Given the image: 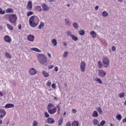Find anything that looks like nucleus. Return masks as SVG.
<instances>
[{
    "mask_svg": "<svg viewBox=\"0 0 126 126\" xmlns=\"http://www.w3.org/2000/svg\"><path fill=\"white\" fill-rule=\"evenodd\" d=\"M40 23V19L37 16H32L29 18V25L32 28L38 26Z\"/></svg>",
    "mask_w": 126,
    "mask_h": 126,
    "instance_id": "nucleus-1",
    "label": "nucleus"
},
{
    "mask_svg": "<svg viewBox=\"0 0 126 126\" xmlns=\"http://www.w3.org/2000/svg\"><path fill=\"white\" fill-rule=\"evenodd\" d=\"M37 60L40 64H45L47 63V57L44 54H39L37 56Z\"/></svg>",
    "mask_w": 126,
    "mask_h": 126,
    "instance_id": "nucleus-2",
    "label": "nucleus"
},
{
    "mask_svg": "<svg viewBox=\"0 0 126 126\" xmlns=\"http://www.w3.org/2000/svg\"><path fill=\"white\" fill-rule=\"evenodd\" d=\"M6 16H8L9 22L10 23H16L17 21V16L14 14L6 15Z\"/></svg>",
    "mask_w": 126,
    "mask_h": 126,
    "instance_id": "nucleus-3",
    "label": "nucleus"
},
{
    "mask_svg": "<svg viewBox=\"0 0 126 126\" xmlns=\"http://www.w3.org/2000/svg\"><path fill=\"white\" fill-rule=\"evenodd\" d=\"M102 62L103 66L105 68H107L110 65V59L107 56H104L102 58Z\"/></svg>",
    "mask_w": 126,
    "mask_h": 126,
    "instance_id": "nucleus-4",
    "label": "nucleus"
},
{
    "mask_svg": "<svg viewBox=\"0 0 126 126\" xmlns=\"http://www.w3.org/2000/svg\"><path fill=\"white\" fill-rule=\"evenodd\" d=\"M80 69L82 72H85L86 69V63L85 61H82L80 63Z\"/></svg>",
    "mask_w": 126,
    "mask_h": 126,
    "instance_id": "nucleus-5",
    "label": "nucleus"
},
{
    "mask_svg": "<svg viewBox=\"0 0 126 126\" xmlns=\"http://www.w3.org/2000/svg\"><path fill=\"white\" fill-rule=\"evenodd\" d=\"M106 74L107 73H106V71L103 69H99L98 70V75L99 77H105Z\"/></svg>",
    "mask_w": 126,
    "mask_h": 126,
    "instance_id": "nucleus-6",
    "label": "nucleus"
},
{
    "mask_svg": "<svg viewBox=\"0 0 126 126\" xmlns=\"http://www.w3.org/2000/svg\"><path fill=\"white\" fill-rule=\"evenodd\" d=\"M33 7V3L32 1H29L27 3V9L28 10H32V8Z\"/></svg>",
    "mask_w": 126,
    "mask_h": 126,
    "instance_id": "nucleus-7",
    "label": "nucleus"
},
{
    "mask_svg": "<svg viewBox=\"0 0 126 126\" xmlns=\"http://www.w3.org/2000/svg\"><path fill=\"white\" fill-rule=\"evenodd\" d=\"M4 40L6 43H11V41H12V39H11V37L9 36V35H5L4 36Z\"/></svg>",
    "mask_w": 126,
    "mask_h": 126,
    "instance_id": "nucleus-8",
    "label": "nucleus"
},
{
    "mask_svg": "<svg viewBox=\"0 0 126 126\" xmlns=\"http://www.w3.org/2000/svg\"><path fill=\"white\" fill-rule=\"evenodd\" d=\"M6 115V111H5L4 109H0V118L1 119H2V118H4Z\"/></svg>",
    "mask_w": 126,
    "mask_h": 126,
    "instance_id": "nucleus-9",
    "label": "nucleus"
},
{
    "mask_svg": "<svg viewBox=\"0 0 126 126\" xmlns=\"http://www.w3.org/2000/svg\"><path fill=\"white\" fill-rule=\"evenodd\" d=\"M29 72L31 75H35V74H37V70L34 68L30 69Z\"/></svg>",
    "mask_w": 126,
    "mask_h": 126,
    "instance_id": "nucleus-10",
    "label": "nucleus"
},
{
    "mask_svg": "<svg viewBox=\"0 0 126 126\" xmlns=\"http://www.w3.org/2000/svg\"><path fill=\"white\" fill-rule=\"evenodd\" d=\"M41 6L44 11H48V10H50V7H49L48 5L46 4V3H42L41 4Z\"/></svg>",
    "mask_w": 126,
    "mask_h": 126,
    "instance_id": "nucleus-11",
    "label": "nucleus"
},
{
    "mask_svg": "<svg viewBox=\"0 0 126 126\" xmlns=\"http://www.w3.org/2000/svg\"><path fill=\"white\" fill-rule=\"evenodd\" d=\"M27 39L28 41H30V42H34L35 36L32 34H30L27 36Z\"/></svg>",
    "mask_w": 126,
    "mask_h": 126,
    "instance_id": "nucleus-12",
    "label": "nucleus"
},
{
    "mask_svg": "<svg viewBox=\"0 0 126 126\" xmlns=\"http://www.w3.org/2000/svg\"><path fill=\"white\" fill-rule=\"evenodd\" d=\"M14 107V104L11 103H7L4 106L5 109H10Z\"/></svg>",
    "mask_w": 126,
    "mask_h": 126,
    "instance_id": "nucleus-13",
    "label": "nucleus"
},
{
    "mask_svg": "<svg viewBox=\"0 0 126 126\" xmlns=\"http://www.w3.org/2000/svg\"><path fill=\"white\" fill-rule=\"evenodd\" d=\"M48 112L51 115H53V114H55L57 112V109L55 108H52V109H50L48 110Z\"/></svg>",
    "mask_w": 126,
    "mask_h": 126,
    "instance_id": "nucleus-14",
    "label": "nucleus"
},
{
    "mask_svg": "<svg viewBox=\"0 0 126 126\" xmlns=\"http://www.w3.org/2000/svg\"><path fill=\"white\" fill-rule=\"evenodd\" d=\"M65 24L66 26H70L71 25V22H70L69 19H65Z\"/></svg>",
    "mask_w": 126,
    "mask_h": 126,
    "instance_id": "nucleus-15",
    "label": "nucleus"
},
{
    "mask_svg": "<svg viewBox=\"0 0 126 126\" xmlns=\"http://www.w3.org/2000/svg\"><path fill=\"white\" fill-rule=\"evenodd\" d=\"M90 34L91 35L92 38H96L97 37V33L94 31H91Z\"/></svg>",
    "mask_w": 126,
    "mask_h": 126,
    "instance_id": "nucleus-16",
    "label": "nucleus"
},
{
    "mask_svg": "<svg viewBox=\"0 0 126 126\" xmlns=\"http://www.w3.org/2000/svg\"><path fill=\"white\" fill-rule=\"evenodd\" d=\"M31 51H33L34 52H37V53H41V50H40L39 49L36 47H32L30 48Z\"/></svg>",
    "mask_w": 126,
    "mask_h": 126,
    "instance_id": "nucleus-17",
    "label": "nucleus"
},
{
    "mask_svg": "<svg viewBox=\"0 0 126 126\" xmlns=\"http://www.w3.org/2000/svg\"><path fill=\"white\" fill-rule=\"evenodd\" d=\"M55 107V106L52 104V103H49L47 106V110H51L52 109H54Z\"/></svg>",
    "mask_w": 126,
    "mask_h": 126,
    "instance_id": "nucleus-18",
    "label": "nucleus"
},
{
    "mask_svg": "<svg viewBox=\"0 0 126 126\" xmlns=\"http://www.w3.org/2000/svg\"><path fill=\"white\" fill-rule=\"evenodd\" d=\"M47 122L48 124H54L55 123V120L53 118H48L47 119Z\"/></svg>",
    "mask_w": 126,
    "mask_h": 126,
    "instance_id": "nucleus-19",
    "label": "nucleus"
},
{
    "mask_svg": "<svg viewBox=\"0 0 126 126\" xmlns=\"http://www.w3.org/2000/svg\"><path fill=\"white\" fill-rule=\"evenodd\" d=\"M101 15H102V16H103V17H107V16H109V13H108L107 11H104L102 12Z\"/></svg>",
    "mask_w": 126,
    "mask_h": 126,
    "instance_id": "nucleus-20",
    "label": "nucleus"
},
{
    "mask_svg": "<svg viewBox=\"0 0 126 126\" xmlns=\"http://www.w3.org/2000/svg\"><path fill=\"white\" fill-rule=\"evenodd\" d=\"M5 57L6 58V59H11L12 58L11 55H10V54H9L8 52H6L5 53Z\"/></svg>",
    "mask_w": 126,
    "mask_h": 126,
    "instance_id": "nucleus-21",
    "label": "nucleus"
},
{
    "mask_svg": "<svg viewBox=\"0 0 126 126\" xmlns=\"http://www.w3.org/2000/svg\"><path fill=\"white\" fill-rule=\"evenodd\" d=\"M79 126V122L74 121L72 123V126Z\"/></svg>",
    "mask_w": 126,
    "mask_h": 126,
    "instance_id": "nucleus-22",
    "label": "nucleus"
},
{
    "mask_svg": "<svg viewBox=\"0 0 126 126\" xmlns=\"http://www.w3.org/2000/svg\"><path fill=\"white\" fill-rule=\"evenodd\" d=\"M6 13H13V9L11 8H7L6 10Z\"/></svg>",
    "mask_w": 126,
    "mask_h": 126,
    "instance_id": "nucleus-23",
    "label": "nucleus"
},
{
    "mask_svg": "<svg viewBox=\"0 0 126 126\" xmlns=\"http://www.w3.org/2000/svg\"><path fill=\"white\" fill-rule=\"evenodd\" d=\"M52 44L54 46V47H56L57 45L58 44V42H57L56 39H53L51 40Z\"/></svg>",
    "mask_w": 126,
    "mask_h": 126,
    "instance_id": "nucleus-24",
    "label": "nucleus"
},
{
    "mask_svg": "<svg viewBox=\"0 0 126 126\" xmlns=\"http://www.w3.org/2000/svg\"><path fill=\"white\" fill-rule=\"evenodd\" d=\"M42 74L44 76V77H49V73L47 72V71H43Z\"/></svg>",
    "mask_w": 126,
    "mask_h": 126,
    "instance_id": "nucleus-25",
    "label": "nucleus"
},
{
    "mask_svg": "<svg viewBox=\"0 0 126 126\" xmlns=\"http://www.w3.org/2000/svg\"><path fill=\"white\" fill-rule=\"evenodd\" d=\"M94 81H96V82H98L99 84H102V82L101 80V79L98 78H95L94 79Z\"/></svg>",
    "mask_w": 126,
    "mask_h": 126,
    "instance_id": "nucleus-26",
    "label": "nucleus"
},
{
    "mask_svg": "<svg viewBox=\"0 0 126 126\" xmlns=\"http://www.w3.org/2000/svg\"><path fill=\"white\" fill-rule=\"evenodd\" d=\"M92 116H93V117H94V118H97L98 115V112H97V111H94L93 112Z\"/></svg>",
    "mask_w": 126,
    "mask_h": 126,
    "instance_id": "nucleus-27",
    "label": "nucleus"
},
{
    "mask_svg": "<svg viewBox=\"0 0 126 126\" xmlns=\"http://www.w3.org/2000/svg\"><path fill=\"white\" fill-rule=\"evenodd\" d=\"M44 26H45V24L43 22H40V23L38 26V29H42Z\"/></svg>",
    "mask_w": 126,
    "mask_h": 126,
    "instance_id": "nucleus-28",
    "label": "nucleus"
},
{
    "mask_svg": "<svg viewBox=\"0 0 126 126\" xmlns=\"http://www.w3.org/2000/svg\"><path fill=\"white\" fill-rule=\"evenodd\" d=\"M71 39L73 40V41H77V40H78V37H77V36H75V35L73 34L72 35H71Z\"/></svg>",
    "mask_w": 126,
    "mask_h": 126,
    "instance_id": "nucleus-29",
    "label": "nucleus"
},
{
    "mask_svg": "<svg viewBox=\"0 0 126 126\" xmlns=\"http://www.w3.org/2000/svg\"><path fill=\"white\" fill-rule=\"evenodd\" d=\"M93 123L94 126H97L98 125V120L94 119L93 120Z\"/></svg>",
    "mask_w": 126,
    "mask_h": 126,
    "instance_id": "nucleus-30",
    "label": "nucleus"
},
{
    "mask_svg": "<svg viewBox=\"0 0 126 126\" xmlns=\"http://www.w3.org/2000/svg\"><path fill=\"white\" fill-rule=\"evenodd\" d=\"M63 118H60V119L58 121L59 126H61L62 124H63Z\"/></svg>",
    "mask_w": 126,
    "mask_h": 126,
    "instance_id": "nucleus-31",
    "label": "nucleus"
},
{
    "mask_svg": "<svg viewBox=\"0 0 126 126\" xmlns=\"http://www.w3.org/2000/svg\"><path fill=\"white\" fill-rule=\"evenodd\" d=\"M122 115L121 114H118L116 116V119L117 120H118V121H122Z\"/></svg>",
    "mask_w": 126,
    "mask_h": 126,
    "instance_id": "nucleus-32",
    "label": "nucleus"
},
{
    "mask_svg": "<svg viewBox=\"0 0 126 126\" xmlns=\"http://www.w3.org/2000/svg\"><path fill=\"white\" fill-rule=\"evenodd\" d=\"M6 26L9 30H13V27H12L11 25H9V24H7Z\"/></svg>",
    "mask_w": 126,
    "mask_h": 126,
    "instance_id": "nucleus-33",
    "label": "nucleus"
},
{
    "mask_svg": "<svg viewBox=\"0 0 126 126\" xmlns=\"http://www.w3.org/2000/svg\"><path fill=\"white\" fill-rule=\"evenodd\" d=\"M98 67L99 68H102V67H103V64H102V62H101V61L98 62Z\"/></svg>",
    "mask_w": 126,
    "mask_h": 126,
    "instance_id": "nucleus-34",
    "label": "nucleus"
},
{
    "mask_svg": "<svg viewBox=\"0 0 126 126\" xmlns=\"http://www.w3.org/2000/svg\"><path fill=\"white\" fill-rule=\"evenodd\" d=\"M79 35H81V36H83V35H84V34H85V32L83 30H81V31H79Z\"/></svg>",
    "mask_w": 126,
    "mask_h": 126,
    "instance_id": "nucleus-35",
    "label": "nucleus"
},
{
    "mask_svg": "<svg viewBox=\"0 0 126 126\" xmlns=\"http://www.w3.org/2000/svg\"><path fill=\"white\" fill-rule=\"evenodd\" d=\"M68 55V52L65 51L63 54V58H66Z\"/></svg>",
    "mask_w": 126,
    "mask_h": 126,
    "instance_id": "nucleus-36",
    "label": "nucleus"
},
{
    "mask_svg": "<svg viewBox=\"0 0 126 126\" xmlns=\"http://www.w3.org/2000/svg\"><path fill=\"white\" fill-rule=\"evenodd\" d=\"M118 96L120 98H124V97L125 96V93H122L121 94H118Z\"/></svg>",
    "mask_w": 126,
    "mask_h": 126,
    "instance_id": "nucleus-37",
    "label": "nucleus"
},
{
    "mask_svg": "<svg viewBox=\"0 0 126 126\" xmlns=\"http://www.w3.org/2000/svg\"><path fill=\"white\" fill-rule=\"evenodd\" d=\"M5 13V11L2 9V8H0V14L3 15Z\"/></svg>",
    "mask_w": 126,
    "mask_h": 126,
    "instance_id": "nucleus-38",
    "label": "nucleus"
},
{
    "mask_svg": "<svg viewBox=\"0 0 126 126\" xmlns=\"http://www.w3.org/2000/svg\"><path fill=\"white\" fill-rule=\"evenodd\" d=\"M36 8L38 11H42V8L41 7V6L37 5Z\"/></svg>",
    "mask_w": 126,
    "mask_h": 126,
    "instance_id": "nucleus-39",
    "label": "nucleus"
},
{
    "mask_svg": "<svg viewBox=\"0 0 126 126\" xmlns=\"http://www.w3.org/2000/svg\"><path fill=\"white\" fill-rule=\"evenodd\" d=\"M34 14V13L32 11L28 12L27 14V16H31V15H33Z\"/></svg>",
    "mask_w": 126,
    "mask_h": 126,
    "instance_id": "nucleus-40",
    "label": "nucleus"
},
{
    "mask_svg": "<svg viewBox=\"0 0 126 126\" xmlns=\"http://www.w3.org/2000/svg\"><path fill=\"white\" fill-rule=\"evenodd\" d=\"M97 112H98L99 114H102V109L101 108V107H99L98 108H97Z\"/></svg>",
    "mask_w": 126,
    "mask_h": 126,
    "instance_id": "nucleus-41",
    "label": "nucleus"
},
{
    "mask_svg": "<svg viewBox=\"0 0 126 126\" xmlns=\"http://www.w3.org/2000/svg\"><path fill=\"white\" fill-rule=\"evenodd\" d=\"M38 126V122L36 121H34L32 123V126Z\"/></svg>",
    "mask_w": 126,
    "mask_h": 126,
    "instance_id": "nucleus-42",
    "label": "nucleus"
},
{
    "mask_svg": "<svg viewBox=\"0 0 126 126\" xmlns=\"http://www.w3.org/2000/svg\"><path fill=\"white\" fill-rule=\"evenodd\" d=\"M73 26L75 28V29H77V27L78 25H77V23H73Z\"/></svg>",
    "mask_w": 126,
    "mask_h": 126,
    "instance_id": "nucleus-43",
    "label": "nucleus"
},
{
    "mask_svg": "<svg viewBox=\"0 0 126 126\" xmlns=\"http://www.w3.org/2000/svg\"><path fill=\"white\" fill-rule=\"evenodd\" d=\"M66 34H67V36H70V37H71V36L73 35V34H71V32H70L69 31H67L66 32Z\"/></svg>",
    "mask_w": 126,
    "mask_h": 126,
    "instance_id": "nucleus-44",
    "label": "nucleus"
},
{
    "mask_svg": "<svg viewBox=\"0 0 126 126\" xmlns=\"http://www.w3.org/2000/svg\"><path fill=\"white\" fill-rule=\"evenodd\" d=\"M105 124H106V122L104 120H103L101 121L100 125V126H103L105 125Z\"/></svg>",
    "mask_w": 126,
    "mask_h": 126,
    "instance_id": "nucleus-45",
    "label": "nucleus"
},
{
    "mask_svg": "<svg viewBox=\"0 0 126 126\" xmlns=\"http://www.w3.org/2000/svg\"><path fill=\"white\" fill-rule=\"evenodd\" d=\"M52 84V82H50V81H48L46 85L47 86H48L49 87H50V86H51V85Z\"/></svg>",
    "mask_w": 126,
    "mask_h": 126,
    "instance_id": "nucleus-46",
    "label": "nucleus"
},
{
    "mask_svg": "<svg viewBox=\"0 0 126 126\" xmlns=\"http://www.w3.org/2000/svg\"><path fill=\"white\" fill-rule=\"evenodd\" d=\"M44 115H45V117L46 118H49V117H50V115H49V113H48V112H45Z\"/></svg>",
    "mask_w": 126,
    "mask_h": 126,
    "instance_id": "nucleus-47",
    "label": "nucleus"
},
{
    "mask_svg": "<svg viewBox=\"0 0 126 126\" xmlns=\"http://www.w3.org/2000/svg\"><path fill=\"white\" fill-rule=\"evenodd\" d=\"M66 126H71V123L70 122H68L66 124Z\"/></svg>",
    "mask_w": 126,
    "mask_h": 126,
    "instance_id": "nucleus-48",
    "label": "nucleus"
},
{
    "mask_svg": "<svg viewBox=\"0 0 126 126\" xmlns=\"http://www.w3.org/2000/svg\"><path fill=\"white\" fill-rule=\"evenodd\" d=\"M111 50L113 52H115V51H116V46H112Z\"/></svg>",
    "mask_w": 126,
    "mask_h": 126,
    "instance_id": "nucleus-49",
    "label": "nucleus"
},
{
    "mask_svg": "<svg viewBox=\"0 0 126 126\" xmlns=\"http://www.w3.org/2000/svg\"><path fill=\"white\" fill-rule=\"evenodd\" d=\"M56 84H53L51 86V87L53 88V89H56Z\"/></svg>",
    "mask_w": 126,
    "mask_h": 126,
    "instance_id": "nucleus-50",
    "label": "nucleus"
},
{
    "mask_svg": "<svg viewBox=\"0 0 126 126\" xmlns=\"http://www.w3.org/2000/svg\"><path fill=\"white\" fill-rule=\"evenodd\" d=\"M54 68V65H53L48 66V69H52V68Z\"/></svg>",
    "mask_w": 126,
    "mask_h": 126,
    "instance_id": "nucleus-51",
    "label": "nucleus"
},
{
    "mask_svg": "<svg viewBox=\"0 0 126 126\" xmlns=\"http://www.w3.org/2000/svg\"><path fill=\"white\" fill-rule=\"evenodd\" d=\"M54 70H55L56 71H59V67H58L57 66H56V67L54 68Z\"/></svg>",
    "mask_w": 126,
    "mask_h": 126,
    "instance_id": "nucleus-52",
    "label": "nucleus"
},
{
    "mask_svg": "<svg viewBox=\"0 0 126 126\" xmlns=\"http://www.w3.org/2000/svg\"><path fill=\"white\" fill-rule=\"evenodd\" d=\"M22 26L21 25L19 24L18 26V28L19 30H20V29H21Z\"/></svg>",
    "mask_w": 126,
    "mask_h": 126,
    "instance_id": "nucleus-53",
    "label": "nucleus"
},
{
    "mask_svg": "<svg viewBox=\"0 0 126 126\" xmlns=\"http://www.w3.org/2000/svg\"><path fill=\"white\" fill-rule=\"evenodd\" d=\"M75 113H76V110L72 109V113L73 114H75Z\"/></svg>",
    "mask_w": 126,
    "mask_h": 126,
    "instance_id": "nucleus-54",
    "label": "nucleus"
},
{
    "mask_svg": "<svg viewBox=\"0 0 126 126\" xmlns=\"http://www.w3.org/2000/svg\"><path fill=\"white\" fill-rule=\"evenodd\" d=\"M63 46H67V43L65 42H63Z\"/></svg>",
    "mask_w": 126,
    "mask_h": 126,
    "instance_id": "nucleus-55",
    "label": "nucleus"
},
{
    "mask_svg": "<svg viewBox=\"0 0 126 126\" xmlns=\"http://www.w3.org/2000/svg\"><path fill=\"white\" fill-rule=\"evenodd\" d=\"M57 108H58V111H61V107H60V105H57Z\"/></svg>",
    "mask_w": 126,
    "mask_h": 126,
    "instance_id": "nucleus-56",
    "label": "nucleus"
},
{
    "mask_svg": "<svg viewBox=\"0 0 126 126\" xmlns=\"http://www.w3.org/2000/svg\"><path fill=\"white\" fill-rule=\"evenodd\" d=\"M47 56H48V57H49V58H52V55L49 53H47Z\"/></svg>",
    "mask_w": 126,
    "mask_h": 126,
    "instance_id": "nucleus-57",
    "label": "nucleus"
},
{
    "mask_svg": "<svg viewBox=\"0 0 126 126\" xmlns=\"http://www.w3.org/2000/svg\"><path fill=\"white\" fill-rule=\"evenodd\" d=\"M95 10H98V9H99V6H95Z\"/></svg>",
    "mask_w": 126,
    "mask_h": 126,
    "instance_id": "nucleus-58",
    "label": "nucleus"
},
{
    "mask_svg": "<svg viewBox=\"0 0 126 126\" xmlns=\"http://www.w3.org/2000/svg\"><path fill=\"white\" fill-rule=\"evenodd\" d=\"M3 94H2V93H1V92H0V97H1L2 96H3Z\"/></svg>",
    "mask_w": 126,
    "mask_h": 126,
    "instance_id": "nucleus-59",
    "label": "nucleus"
},
{
    "mask_svg": "<svg viewBox=\"0 0 126 126\" xmlns=\"http://www.w3.org/2000/svg\"><path fill=\"white\" fill-rule=\"evenodd\" d=\"M2 124V121L0 119V125H1Z\"/></svg>",
    "mask_w": 126,
    "mask_h": 126,
    "instance_id": "nucleus-60",
    "label": "nucleus"
},
{
    "mask_svg": "<svg viewBox=\"0 0 126 126\" xmlns=\"http://www.w3.org/2000/svg\"><path fill=\"white\" fill-rule=\"evenodd\" d=\"M66 114V112H64L63 114V116H65Z\"/></svg>",
    "mask_w": 126,
    "mask_h": 126,
    "instance_id": "nucleus-61",
    "label": "nucleus"
},
{
    "mask_svg": "<svg viewBox=\"0 0 126 126\" xmlns=\"http://www.w3.org/2000/svg\"><path fill=\"white\" fill-rule=\"evenodd\" d=\"M54 100H58V98L56 97H54Z\"/></svg>",
    "mask_w": 126,
    "mask_h": 126,
    "instance_id": "nucleus-62",
    "label": "nucleus"
},
{
    "mask_svg": "<svg viewBox=\"0 0 126 126\" xmlns=\"http://www.w3.org/2000/svg\"><path fill=\"white\" fill-rule=\"evenodd\" d=\"M118 1H120V2H123V0H118Z\"/></svg>",
    "mask_w": 126,
    "mask_h": 126,
    "instance_id": "nucleus-63",
    "label": "nucleus"
},
{
    "mask_svg": "<svg viewBox=\"0 0 126 126\" xmlns=\"http://www.w3.org/2000/svg\"><path fill=\"white\" fill-rule=\"evenodd\" d=\"M57 113L59 114V115H60V110H58Z\"/></svg>",
    "mask_w": 126,
    "mask_h": 126,
    "instance_id": "nucleus-64",
    "label": "nucleus"
}]
</instances>
